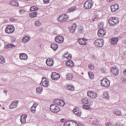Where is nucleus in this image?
<instances>
[{
    "label": "nucleus",
    "mask_w": 126,
    "mask_h": 126,
    "mask_svg": "<svg viewBox=\"0 0 126 126\" xmlns=\"http://www.w3.org/2000/svg\"><path fill=\"white\" fill-rule=\"evenodd\" d=\"M108 23L111 26H114L119 23V20L118 18L115 17H111L108 20Z\"/></svg>",
    "instance_id": "f257e3e1"
},
{
    "label": "nucleus",
    "mask_w": 126,
    "mask_h": 126,
    "mask_svg": "<svg viewBox=\"0 0 126 126\" xmlns=\"http://www.w3.org/2000/svg\"><path fill=\"white\" fill-rule=\"evenodd\" d=\"M94 2L93 0L87 1L84 4V7L85 9H90L93 6Z\"/></svg>",
    "instance_id": "f03ea898"
},
{
    "label": "nucleus",
    "mask_w": 126,
    "mask_h": 126,
    "mask_svg": "<svg viewBox=\"0 0 126 126\" xmlns=\"http://www.w3.org/2000/svg\"><path fill=\"white\" fill-rule=\"evenodd\" d=\"M50 111L53 113H59L61 110V108H60L59 107L57 106L56 104H51L50 105Z\"/></svg>",
    "instance_id": "7ed1b4c3"
},
{
    "label": "nucleus",
    "mask_w": 126,
    "mask_h": 126,
    "mask_svg": "<svg viewBox=\"0 0 126 126\" xmlns=\"http://www.w3.org/2000/svg\"><path fill=\"white\" fill-rule=\"evenodd\" d=\"M101 85L104 87H109L110 86V81L107 78H103L101 81Z\"/></svg>",
    "instance_id": "20e7f679"
},
{
    "label": "nucleus",
    "mask_w": 126,
    "mask_h": 126,
    "mask_svg": "<svg viewBox=\"0 0 126 126\" xmlns=\"http://www.w3.org/2000/svg\"><path fill=\"white\" fill-rule=\"evenodd\" d=\"M14 30H15L14 27H13L12 25H9L5 29V31L6 33L11 34V33H13L14 32Z\"/></svg>",
    "instance_id": "39448f33"
},
{
    "label": "nucleus",
    "mask_w": 126,
    "mask_h": 126,
    "mask_svg": "<svg viewBox=\"0 0 126 126\" xmlns=\"http://www.w3.org/2000/svg\"><path fill=\"white\" fill-rule=\"evenodd\" d=\"M94 44L95 47L102 48V47L104 46V41H102L101 39H96L94 41Z\"/></svg>",
    "instance_id": "423d86ee"
},
{
    "label": "nucleus",
    "mask_w": 126,
    "mask_h": 126,
    "mask_svg": "<svg viewBox=\"0 0 126 126\" xmlns=\"http://www.w3.org/2000/svg\"><path fill=\"white\" fill-rule=\"evenodd\" d=\"M19 102V101L17 100H14V101H12L9 106V109H12L15 108H17V105H18Z\"/></svg>",
    "instance_id": "0eeeda50"
},
{
    "label": "nucleus",
    "mask_w": 126,
    "mask_h": 126,
    "mask_svg": "<svg viewBox=\"0 0 126 126\" xmlns=\"http://www.w3.org/2000/svg\"><path fill=\"white\" fill-rule=\"evenodd\" d=\"M87 95L88 97H90V98H93V99L97 98V94L95 92L90 91L87 93Z\"/></svg>",
    "instance_id": "6e6552de"
},
{
    "label": "nucleus",
    "mask_w": 126,
    "mask_h": 126,
    "mask_svg": "<svg viewBox=\"0 0 126 126\" xmlns=\"http://www.w3.org/2000/svg\"><path fill=\"white\" fill-rule=\"evenodd\" d=\"M61 78V76L59 74H58L56 72H53L51 75V78L53 80H58V79H60Z\"/></svg>",
    "instance_id": "1a4fd4ad"
},
{
    "label": "nucleus",
    "mask_w": 126,
    "mask_h": 126,
    "mask_svg": "<svg viewBox=\"0 0 126 126\" xmlns=\"http://www.w3.org/2000/svg\"><path fill=\"white\" fill-rule=\"evenodd\" d=\"M97 35L99 37H104V35H106V31L100 28V29L97 32Z\"/></svg>",
    "instance_id": "9d476101"
},
{
    "label": "nucleus",
    "mask_w": 126,
    "mask_h": 126,
    "mask_svg": "<svg viewBox=\"0 0 126 126\" xmlns=\"http://www.w3.org/2000/svg\"><path fill=\"white\" fill-rule=\"evenodd\" d=\"M63 36L62 35L57 36L55 38V41L57 43H63Z\"/></svg>",
    "instance_id": "9b49d317"
},
{
    "label": "nucleus",
    "mask_w": 126,
    "mask_h": 126,
    "mask_svg": "<svg viewBox=\"0 0 126 126\" xmlns=\"http://www.w3.org/2000/svg\"><path fill=\"white\" fill-rule=\"evenodd\" d=\"M73 112L76 116H77V117H80V116H81V111H79V109L78 108H74Z\"/></svg>",
    "instance_id": "f8f14e48"
},
{
    "label": "nucleus",
    "mask_w": 126,
    "mask_h": 126,
    "mask_svg": "<svg viewBox=\"0 0 126 126\" xmlns=\"http://www.w3.org/2000/svg\"><path fill=\"white\" fill-rule=\"evenodd\" d=\"M111 72L114 75H118L119 74V68L117 67H112L111 68Z\"/></svg>",
    "instance_id": "ddd939ff"
},
{
    "label": "nucleus",
    "mask_w": 126,
    "mask_h": 126,
    "mask_svg": "<svg viewBox=\"0 0 126 126\" xmlns=\"http://www.w3.org/2000/svg\"><path fill=\"white\" fill-rule=\"evenodd\" d=\"M26 119H27V115H22L21 116V123L22 125H24L26 123Z\"/></svg>",
    "instance_id": "4468645a"
},
{
    "label": "nucleus",
    "mask_w": 126,
    "mask_h": 126,
    "mask_svg": "<svg viewBox=\"0 0 126 126\" xmlns=\"http://www.w3.org/2000/svg\"><path fill=\"white\" fill-rule=\"evenodd\" d=\"M46 64L48 66H53V65H54V60L53 59H47Z\"/></svg>",
    "instance_id": "2eb2a0df"
},
{
    "label": "nucleus",
    "mask_w": 126,
    "mask_h": 126,
    "mask_svg": "<svg viewBox=\"0 0 126 126\" xmlns=\"http://www.w3.org/2000/svg\"><path fill=\"white\" fill-rule=\"evenodd\" d=\"M86 41H88V39L83 38L79 39L78 43H79L80 45H86V44H87Z\"/></svg>",
    "instance_id": "dca6fc26"
},
{
    "label": "nucleus",
    "mask_w": 126,
    "mask_h": 126,
    "mask_svg": "<svg viewBox=\"0 0 126 126\" xmlns=\"http://www.w3.org/2000/svg\"><path fill=\"white\" fill-rule=\"evenodd\" d=\"M40 85L43 86L44 87H48L49 86V81H43L40 83Z\"/></svg>",
    "instance_id": "f3484780"
},
{
    "label": "nucleus",
    "mask_w": 126,
    "mask_h": 126,
    "mask_svg": "<svg viewBox=\"0 0 126 126\" xmlns=\"http://www.w3.org/2000/svg\"><path fill=\"white\" fill-rule=\"evenodd\" d=\"M42 92H43V88L42 87H39L36 88V93L38 95H40V94H42Z\"/></svg>",
    "instance_id": "a211bd4d"
},
{
    "label": "nucleus",
    "mask_w": 126,
    "mask_h": 126,
    "mask_svg": "<svg viewBox=\"0 0 126 126\" xmlns=\"http://www.w3.org/2000/svg\"><path fill=\"white\" fill-rule=\"evenodd\" d=\"M66 65L72 67V66H74V63H73V62L71 61V60H69L68 61L66 62Z\"/></svg>",
    "instance_id": "6ab92c4d"
},
{
    "label": "nucleus",
    "mask_w": 126,
    "mask_h": 126,
    "mask_svg": "<svg viewBox=\"0 0 126 126\" xmlns=\"http://www.w3.org/2000/svg\"><path fill=\"white\" fill-rule=\"evenodd\" d=\"M28 58V56L26 54L22 53L20 54V59H21V60H27Z\"/></svg>",
    "instance_id": "aec40b11"
},
{
    "label": "nucleus",
    "mask_w": 126,
    "mask_h": 126,
    "mask_svg": "<svg viewBox=\"0 0 126 126\" xmlns=\"http://www.w3.org/2000/svg\"><path fill=\"white\" fill-rule=\"evenodd\" d=\"M51 48L52 49H53V50H54V51H57V50H58V48H59V46L58 45V44H57L55 43H53L51 44Z\"/></svg>",
    "instance_id": "412c9836"
},
{
    "label": "nucleus",
    "mask_w": 126,
    "mask_h": 126,
    "mask_svg": "<svg viewBox=\"0 0 126 126\" xmlns=\"http://www.w3.org/2000/svg\"><path fill=\"white\" fill-rule=\"evenodd\" d=\"M9 4H12L14 6H19V3H18V1L15 0L11 1L9 2Z\"/></svg>",
    "instance_id": "4be33fe9"
},
{
    "label": "nucleus",
    "mask_w": 126,
    "mask_h": 126,
    "mask_svg": "<svg viewBox=\"0 0 126 126\" xmlns=\"http://www.w3.org/2000/svg\"><path fill=\"white\" fill-rule=\"evenodd\" d=\"M102 97L104 99H106V100H109L110 99V96H109V94L106 92L103 93Z\"/></svg>",
    "instance_id": "5701e85b"
},
{
    "label": "nucleus",
    "mask_w": 126,
    "mask_h": 126,
    "mask_svg": "<svg viewBox=\"0 0 126 126\" xmlns=\"http://www.w3.org/2000/svg\"><path fill=\"white\" fill-rule=\"evenodd\" d=\"M118 41H119L118 38H113L111 40V45H116L118 43Z\"/></svg>",
    "instance_id": "b1692460"
},
{
    "label": "nucleus",
    "mask_w": 126,
    "mask_h": 126,
    "mask_svg": "<svg viewBox=\"0 0 126 126\" xmlns=\"http://www.w3.org/2000/svg\"><path fill=\"white\" fill-rule=\"evenodd\" d=\"M113 113L115 114V115H116V116H122V112H121V110L115 109Z\"/></svg>",
    "instance_id": "393cba45"
},
{
    "label": "nucleus",
    "mask_w": 126,
    "mask_h": 126,
    "mask_svg": "<svg viewBox=\"0 0 126 126\" xmlns=\"http://www.w3.org/2000/svg\"><path fill=\"white\" fill-rule=\"evenodd\" d=\"M38 14V12H33L32 13H31L30 14V17L31 18H34V17H36Z\"/></svg>",
    "instance_id": "a878e982"
},
{
    "label": "nucleus",
    "mask_w": 126,
    "mask_h": 126,
    "mask_svg": "<svg viewBox=\"0 0 126 126\" xmlns=\"http://www.w3.org/2000/svg\"><path fill=\"white\" fill-rule=\"evenodd\" d=\"M29 40H30V37L29 36H26L23 37V39H22V42L23 43H27V42H28V41H29Z\"/></svg>",
    "instance_id": "bb28decb"
},
{
    "label": "nucleus",
    "mask_w": 126,
    "mask_h": 126,
    "mask_svg": "<svg viewBox=\"0 0 126 126\" xmlns=\"http://www.w3.org/2000/svg\"><path fill=\"white\" fill-rule=\"evenodd\" d=\"M38 10V7L36 6H32L30 8V11H36Z\"/></svg>",
    "instance_id": "cd10ccee"
},
{
    "label": "nucleus",
    "mask_w": 126,
    "mask_h": 126,
    "mask_svg": "<svg viewBox=\"0 0 126 126\" xmlns=\"http://www.w3.org/2000/svg\"><path fill=\"white\" fill-rule=\"evenodd\" d=\"M73 78V75L72 74H69L66 75V79L67 80H71Z\"/></svg>",
    "instance_id": "c85d7f7f"
},
{
    "label": "nucleus",
    "mask_w": 126,
    "mask_h": 126,
    "mask_svg": "<svg viewBox=\"0 0 126 126\" xmlns=\"http://www.w3.org/2000/svg\"><path fill=\"white\" fill-rule=\"evenodd\" d=\"M82 102L83 104H86L87 105V104L89 103V100L86 98H83L82 100Z\"/></svg>",
    "instance_id": "c756f323"
},
{
    "label": "nucleus",
    "mask_w": 126,
    "mask_h": 126,
    "mask_svg": "<svg viewBox=\"0 0 126 126\" xmlns=\"http://www.w3.org/2000/svg\"><path fill=\"white\" fill-rule=\"evenodd\" d=\"M91 103H92V102H90V104L89 105H83V109H86V110H89L90 109V106H91Z\"/></svg>",
    "instance_id": "7c9ffc66"
},
{
    "label": "nucleus",
    "mask_w": 126,
    "mask_h": 126,
    "mask_svg": "<svg viewBox=\"0 0 126 126\" xmlns=\"http://www.w3.org/2000/svg\"><path fill=\"white\" fill-rule=\"evenodd\" d=\"M72 121H66L64 124V126H70V123L71 124H73V122H72Z\"/></svg>",
    "instance_id": "2f4dec72"
},
{
    "label": "nucleus",
    "mask_w": 126,
    "mask_h": 126,
    "mask_svg": "<svg viewBox=\"0 0 126 126\" xmlns=\"http://www.w3.org/2000/svg\"><path fill=\"white\" fill-rule=\"evenodd\" d=\"M92 124L93 125H96V126H98V125H99V121L97 119L94 120L92 121Z\"/></svg>",
    "instance_id": "473e14b6"
},
{
    "label": "nucleus",
    "mask_w": 126,
    "mask_h": 126,
    "mask_svg": "<svg viewBox=\"0 0 126 126\" xmlns=\"http://www.w3.org/2000/svg\"><path fill=\"white\" fill-rule=\"evenodd\" d=\"M10 48H15L14 44H8L6 46V49H9Z\"/></svg>",
    "instance_id": "72a5a7b5"
},
{
    "label": "nucleus",
    "mask_w": 126,
    "mask_h": 126,
    "mask_svg": "<svg viewBox=\"0 0 126 126\" xmlns=\"http://www.w3.org/2000/svg\"><path fill=\"white\" fill-rule=\"evenodd\" d=\"M5 63L4 58L2 56H0V63Z\"/></svg>",
    "instance_id": "f704fd0d"
},
{
    "label": "nucleus",
    "mask_w": 126,
    "mask_h": 126,
    "mask_svg": "<svg viewBox=\"0 0 126 126\" xmlns=\"http://www.w3.org/2000/svg\"><path fill=\"white\" fill-rule=\"evenodd\" d=\"M61 101H62V100L57 99L54 100V102L55 103V104H57V105H60V104L61 103Z\"/></svg>",
    "instance_id": "c9c22d12"
},
{
    "label": "nucleus",
    "mask_w": 126,
    "mask_h": 126,
    "mask_svg": "<svg viewBox=\"0 0 126 126\" xmlns=\"http://www.w3.org/2000/svg\"><path fill=\"white\" fill-rule=\"evenodd\" d=\"M67 88H68V90H70V91H73V90H74V87L70 85H68Z\"/></svg>",
    "instance_id": "e433bc0d"
},
{
    "label": "nucleus",
    "mask_w": 126,
    "mask_h": 126,
    "mask_svg": "<svg viewBox=\"0 0 126 126\" xmlns=\"http://www.w3.org/2000/svg\"><path fill=\"white\" fill-rule=\"evenodd\" d=\"M111 11L112 12H115V11H116V10H117V9H116V6L112 5L111 6Z\"/></svg>",
    "instance_id": "4c0bfd02"
},
{
    "label": "nucleus",
    "mask_w": 126,
    "mask_h": 126,
    "mask_svg": "<svg viewBox=\"0 0 126 126\" xmlns=\"http://www.w3.org/2000/svg\"><path fill=\"white\" fill-rule=\"evenodd\" d=\"M35 26H41V25H42V24L40 22L39 20H37L35 21Z\"/></svg>",
    "instance_id": "58836bf2"
},
{
    "label": "nucleus",
    "mask_w": 126,
    "mask_h": 126,
    "mask_svg": "<svg viewBox=\"0 0 126 126\" xmlns=\"http://www.w3.org/2000/svg\"><path fill=\"white\" fill-rule=\"evenodd\" d=\"M36 106L33 105L32 107V108H31V112H32V113H35V112H36Z\"/></svg>",
    "instance_id": "ea45409f"
},
{
    "label": "nucleus",
    "mask_w": 126,
    "mask_h": 126,
    "mask_svg": "<svg viewBox=\"0 0 126 126\" xmlns=\"http://www.w3.org/2000/svg\"><path fill=\"white\" fill-rule=\"evenodd\" d=\"M69 31L71 33H74V32H75V27H72L70 29Z\"/></svg>",
    "instance_id": "a19ab883"
},
{
    "label": "nucleus",
    "mask_w": 126,
    "mask_h": 126,
    "mask_svg": "<svg viewBox=\"0 0 126 126\" xmlns=\"http://www.w3.org/2000/svg\"><path fill=\"white\" fill-rule=\"evenodd\" d=\"M63 17H64L63 15H61L58 18V21H60L61 22H63Z\"/></svg>",
    "instance_id": "79ce46f5"
},
{
    "label": "nucleus",
    "mask_w": 126,
    "mask_h": 126,
    "mask_svg": "<svg viewBox=\"0 0 126 126\" xmlns=\"http://www.w3.org/2000/svg\"><path fill=\"white\" fill-rule=\"evenodd\" d=\"M76 10V7H72L68 9L69 12H72V11H74V10Z\"/></svg>",
    "instance_id": "37998d69"
},
{
    "label": "nucleus",
    "mask_w": 126,
    "mask_h": 126,
    "mask_svg": "<svg viewBox=\"0 0 126 126\" xmlns=\"http://www.w3.org/2000/svg\"><path fill=\"white\" fill-rule=\"evenodd\" d=\"M65 105V102H64V101L63 100H61V103L59 104V106H62V107H63Z\"/></svg>",
    "instance_id": "c03bdc74"
},
{
    "label": "nucleus",
    "mask_w": 126,
    "mask_h": 126,
    "mask_svg": "<svg viewBox=\"0 0 126 126\" xmlns=\"http://www.w3.org/2000/svg\"><path fill=\"white\" fill-rule=\"evenodd\" d=\"M94 66L92 65V64H89V69H91V70H93V69H94Z\"/></svg>",
    "instance_id": "a18cd8bd"
},
{
    "label": "nucleus",
    "mask_w": 126,
    "mask_h": 126,
    "mask_svg": "<svg viewBox=\"0 0 126 126\" xmlns=\"http://www.w3.org/2000/svg\"><path fill=\"white\" fill-rule=\"evenodd\" d=\"M88 75L90 76L91 79H93V78H94V75L91 74L90 72H88Z\"/></svg>",
    "instance_id": "49530a36"
},
{
    "label": "nucleus",
    "mask_w": 126,
    "mask_h": 126,
    "mask_svg": "<svg viewBox=\"0 0 126 126\" xmlns=\"http://www.w3.org/2000/svg\"><path fill=\"white\" fill-rule=\"evenodd\" d=\"M98 27L100 29H103L104 28V24L102 23L99 24Z\"/></svg>",
    "instance_id": "de8ad7c7"
},
{
    "label": "nucleus",
    "mask_w": 126,
    "mask_h": 126,
    "mask_svg": "<svg viewBox=\"0 0 126 126\" xmlns=\"http://www.w3.org/2000/svg\"><path fill=\"white\" fill-rule=\"evenodd\" d=\"M19 13H20V14H24V13H25V10H19Z\"/></svg>",
    "instance_id": "09e8293b"
},
{
    "label": "nucleus",
    "mask_w": 126,
    "mask_h": 126,
    "mask_svg": "<svg viewBox=\"0 0 126 126\" xmlns=\"http://www.w3.org/2000/svg\"><path fill=\"white\" fill-rule=\"evenodd\" d=\"M66 20H68V17H63V22H64V21H66Z\"/></svg>",
    "instance_id": "8fccbe9b"
},
{
    "label": "nucleus",
    "mask_w": 126,
    "mask_h": 126,
    "mask_svg": "<svg viewBox=\"0 0 126 126\" xmlns=\"http://www.w3.org/2000/svg\"><path fill=\"white\" fill-rule=\"evenodd\" d=\"M68 56H67V59H68V60H70L71 58H72V55L71 54H68Z\"/></svg>",
    "instance_id": "3c124183"
},
{
    "label": "nucleus",
    "mask_w": 126,
    "mask_h": 126,
    "mask_svg": "<svg viewBox=\"0 0 126 126\" xmlns=\"http://www.w3.org/2000/svg\"><path fill=\"white\" fill-rule=\"evenodd\" d=\"M10 21H17V20L14 18H11L10 19Z\"/></svg>",
    "instance_id": "603ef678"
},
{
    "label": "nucleus",
    "mask_w": 126,
    "mask_h": 126,
    "mask_svg": "<svg viewBox=\"0 0 126 126\" xmlns=\"http://www.w3.org/2000/svg\"><path fill=\"white\" fill-rule=\"evenodd\" d=\"M101 72H102V73H106V70L104 68L101 69Z\"/></svg>",
    "instance_id": "864d4df0"
},
{
    "label": "nucleus",
    "mask_w": 126,
    "mask_h": 126,
    "mask_svg": "<svg viewBox=\"0 0 126 126\" xmlns=\"http://www.w3.org/2000/svg\"><path fill=\"white\" fill-rule=\"evenodd\" d=\"M106 126H113V124L111 122H109L106 125Z\"/></svg>",
    "instance_id": "5fc2aeb1"
},
{
    "label": "nucleus",
    "mask_w": 126,
    "mask_h": 126,
    "mask_svg": "<svg viewBox=\"0 0 126 126\" xmlns=\"http://www.w3.org/2000/svg\"><path fill=\"white\" fill-rule=\"evenodd\" d=\"M44 3H49L50 2V0H43Z\"/></svg>",
    "instance_id": "6e6d98bb"
},
{
    "label": "nucleus",
    "mask_w": 126,
    "mask_h": 126,
    "mask_svg": "<svg viewBox=\"0 0 126 126\" xmlns=\"http://www.w3.org/2000/svg\"><path fill=\"white\" fill-rule=\"evenodd\" d=\"M115 126H123V124H122L121 123H117L115 125Z\"/></svg>",
    "instance_id": "4d7b16f0"
},
{
    "label": "nucleus",
    "mask_w": 126,
    "mask_h": 126,
    "mask_svg": "<svg viewBox=\"0 0 126 126\" xmlns=\"http://www.w3.org/2000/svg\"><path fill=\"white\" fill-rule=\"evenodd\" d=\"M67 55H68V53H67V52L66 53L64 54L63 55L64 58H66L67 59Z\"/></svg>",
    "instance_id": "13d9d810"
},
{
    "label": "nucleus",
    "mask_w": 126,
    "mask_h": 126,
    "mask_svg": "<svg viewBox=\"0 0 126 126\" xmlns=\"http://www.w3.org/2000/svg\"><path fill=\"white\" fill-rule=\"evenodd\" d=\"M121 80L123 81V82H126V79L125 78H122Z\"/></svg>",
    "instance_id": "bf43d9fd"
},
{
    "label": "nucleus",
    "mask_w": 126,
    "mask_h": 126,
    "mask_svg": "<svg viewBox=\"0 0 126 126\" xmlns=\"http://www.w3.org/2000/svg\"><path fill=\"white\" fill-rule=\"evenodd\" d=\"M47 80H47V78H46L45 77H43L41 81H47Z\"/></svg>",
    "instance_id": "052dcab7"
},
{
    "label": "nucleus",
    "mask_w": 126,
    "mask_h": 126,
    "mask_svg": "<svg viewBox=\"0 0 126 126\" xmlns=\"http://www.w3.org/2000/svg\"><path fill=\"white\" fill-rule=\"evenodd\" d=\"M79 32H80V33H82L83 32V29H79Z\"/></svg>",
    "instance_id": "680f3d73"
},
{
    "label": "nucleus",
    "mask_w": 126,
    "mask_h": 126,
    "mask_svg": "<svg viewBox=\"0 0 126 126\" xmlns=\"http://www.w3.org/2000/svg\"><path fill=\"white\" fill-rule=\"evenodd\" d=\"M3 93H4L5 94H7V91L4 90L3 91Z\"/></svg>",
    "instance_id": "e2e57ef3"
},
{
    "label": "nucleus",
    "mask_w": 126,
    "mask_h": 126,
    "mask_svg": "<svg viewBox=\"0 0 126 126\" xmlns=\"http://www.w3.org/2000/svg\"><path fill=\"white\" fill-rule=\"evenodd\" d=\"M124 74L126 76V69L125 70V71H124Z\"/></svg>",
    "instance_id": "0e129e2a"
},
{
    "label": "nucleus",
    "mask_w": 126,
    "mask_h": 126,
    "mask_svg": "<svg viewBox=\"0 0 126 126\" xmlns=\"http://www.w3.org/2000/svg\"><path fill=\"white\" fill-rule=\"evenodd\" d=\"M108 1H112L113 0H107Z\"/></svg>",
    "instance_id": "69168bd1"
},
{
    "label": "nucleus",
    "mask_w": 126,
    "mask_h": 126,
    "mask_svg": "<svg viewBox=\"0 0 126 126\" xmlns=\"http://www.w3.org/2000/svg\"><path fill=\"white\" fill-rule=\"evenodd\" d=\"M33 106H37V104H33Z\"/></svg>",
    "instance_id": "338daca9"
},
{
    "label": "nucleus",
    "mask_w": 126,
    "mask_h": 126,
    "mask_svg": "<svg viewBox=\"0 0 126 126\" xmlns=\"http://www.w3.org/2000/svg\"><path fill=\"white\" fill-rule=\"evenodd\" d=\"M93 58H95V56H93Z\"/></svg>",
    "instance_id": "774afa93"
}]
</instances>
